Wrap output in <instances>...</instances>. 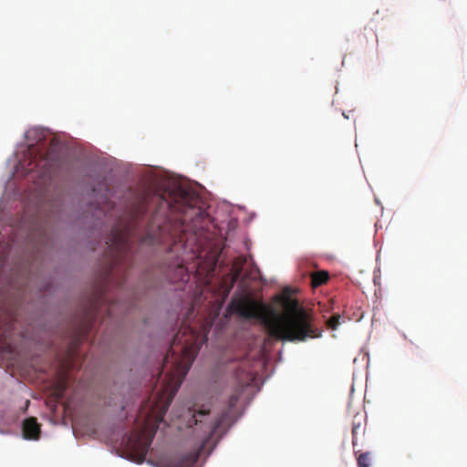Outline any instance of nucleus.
I'll return each mask as SVG.
<instances>
[{
  "mask_svg": "<svg viewBox=\"0 0 467 467\" xmlns=\"http://www.w3.org/2000/svg\"><path fill=\"white\" fill-rule=\"evenodd\" d=\"M90 308L91 309L89 313L87 314V321L85 322L81 331L83 335L87 334L91 329L92 324L99 315V310L97 309L98 306L96 303L92 304Z\"/></svg>",
  "mask_w": 467,
  "mask_h": 467,
  "instance_id": "9",
  "label": "nucleus"
},
{
  "mask_svg": "<svg viewBox=\"0 0 467 467\" xmlns=\"http://www.w3.org/2000/svg\"><path fill=\"white\" fill-rule=\"evenodd\" d=\"M402 337L407 339V336L404 333H402Z\"/></svg>",
  "mask_w": 467,
  "mask_h": 467,
  "instance_id": "20",
  "label": "nucleus"
},
{
  "mask_svg": "<svg viewBox=\"0 0 467 467\" xmlns=\"http://www.w3.org/2000/svg\"><path fill=\"white\" fill-rule=\"evenodd\" d=\"M165 278L171 283L187 282L189 279L188 269L182 262L169 265L165 272Z\"/></svg>",
  "mask_w": 467,
  "mask_h": 467,
  "instance_id": "6",
  "label": "nucleus"
},
{
  "mask_svg": "<svg viewBox=\"0 0 467 467\" xmlns=\"http://www.w3.org/2000/svg\"><path fill=\"white\" fill-rule=\"evenodd\" d=\"M273 305L268 306L241 295L232 298L228 311L244 318H256L271 337L292 341V287L287 286L282 294L276 295Z\"/></svg>",
  "mask_w": 467,
  "mask_h": 467,
  "instance_id": "3",
  "label": "nucleus"
},
{
  "mask_svg": "<svg viewBox=\"0 0 467 467\" xmlns=\"http://www.w3.org/2000/svg\"><path fill=\"white\" fill-rule=\"evenodd\" d=\"M379 259H380V252H379V251H378V253H377V258H376L377 263H379Z\"/></svg>",
  "mask_w": 467,
  "mask_h": 467,
  "instance_id": "17",
  "label": "nucleus"
},
{
  "mask_svg": "<svg viewBox=\"0 0 467 467\" xmlns=\"http://www.w3.org/2000/svg\"><path fill=\"white\" fill-rule=\"evenodd\" d=\"M374 202L377 205H379L382 208V203L377 196L374 197Z\"/></svg>",
  "mask_w": 467,
  "mask_h": 467,
  "instance_id": "15",
  "label": "nucleus"
},
{
  "mask_svg": "<svg viewBox=\"0 0 467 467\" xmlns=\"http://www.w3.org/2000/svg\"><path fill=\"white\" fill-rule=\"evenodd\" d=\"M119 307V303L118 302H113L111 304H109L108 306H107V309H108V317H112L115 313H116V310L117 308Z\"/></svg>",
  "mask_w": 467,
  "mask_h": 467,
  "instance_id": "14",
  "label": "nucleus"
},
{
  "mask_svg": "<svg viewBox=\"0 0 467 467\" xmlns=\"http://www.w3.org/2000/svg\"><path fill=\"white\" fill-rule=\"evenodd\" d=\"M365 357L368 358L367 367L369 366V353L368 352Z\"/></svg>",
  "mask_w": 467,
  "mask_h": 467,
  "instance_id": "18",
  "label": "nucleus"
},
{
  "mask_svg": "<svg viewBox=\"0 0 467 467\" xmlns=\"http://www.w3.org/2000/svg\"><path fill=\"white\" fill-rule=\"evenodd\" d=\"M342 116H343L345 119H349L348 114H347L344 110L342 111Z\"/></svg>",
  "mask_w": 467,
  "mask_h": 467,
  "instance_id": "16",
  "label": "nucleus"
},
{
  "mask_svg": "<svg viewBox=\"0 0 467 467\" xmlns=\"http://www.w3.org/2000/svg\"><path fill=\"white\" fill-rule=\"evenodd\" d=\"M332 337L336 338L337 337L336 334H332Z\"/></svg>",
  "mask_w": 467,
  "mask_h": 467,
  "instance_id": "22",
  "label": "nucleus"
},
{
  "mask_svg": "<svg viewBox=\"0 0 467 467\" xmlns=\"http://www.w3.org/2000/svg\"><path fill=\"white\" fill-rule=\"evenodd\" d=\"M92 192H97V188H93V189H92Z\"/></svg>",
  "mask_w": 467,
  "mask_h": 467,
  "instance_id": "21",
  "label": "nucleus"
},
{
  "mask_svg": "<svg viewBox=\"0 0 467 467\" xmlns=\"http://www.w3.org/2000/svg\"><path fill=\"white\" fill-rule=\"evenodd\" d=\"M208 214L200 207L190 203V194L180 190L171 200L164 196L145 192L130 205L125 216L112 229L108 244L112 255V275L121 286L126 271L131 267L132 244H170V249L181 244L185 247L190 237L202 236L207 229Z\"/></svg>",
  "mask_w": 467,
  "mask_h": 467,
  "instance_id": "1",
  "label": "nucleus"
},
{
  "mask_svg": "<svg viewBox=\"0 0 467 467\" xmlns=\"http://www.w3.org/2000/svg\"><path fill=\"white\" fill-rule=\"evenodd\" d=\"M355 391V388H354V384H352L351 386V389H350V396L352 395V393Z\"/></svg>",
  "mask_w": 467,
  "mask_h": 467,
  "instance_id": "19",
  "label": "nucleus"
},
{
  "mask_svg": "<svg viewBox=\"0 0 467 467\" xmlns=\"http://www.w3.org/2000/svg\"><path fill=\"white\" fill-rule=\"evenodd\" d=\"M23 436L26 440H38L40 436V425L34 417L27 418L22 425Z\"/></svg>",
  "mask_w": 467,
  "mask_h": 467,
  "instance_id": "7",
  "label": "nucleus"
},
{
  "mask_svg": "<svg viewBox=\"0 0 467 467\" xmlns=\"http://www.w3.org/2000/svg\"><path fill=\"white\" fill-rule=\"evenodd\" d=\"M373 282H374V285L375 286H379V288L380 289V266L378 265L375 269H374V272H373Z\"/></svg>",
  "mask_w": 467,
  "mask_h": 467,
  "instance_id": "12",
  "label": "nucleus"
},
{
  "mask_svg": "<svg viewBox=\"0 0 467 467\" xmlns=\"http://www.w3.org/2000/svg\"><path fill=\"white\" fill-rule=\"evenodd\" d=\"M317 262L309 255L296 258L294 265V344L320 338L321 329L314 326V318L308 308L301 305L296 295L303 290L313 292L329 279L327 270L316 271Z\"/></svg>",
  "mask_w": 467,
  "mask_h": 467,
  "instance_id": "4",
  "label": "nucleus"
},
{
  "mask_svg": "<svg viewBox=\"0 0 467 467\" xmlns=\"http://www.w3.org/2000/svg\"><path fill=\"white\" fill-rule=\"evenodd\" d=\"M243 391V386H238L236 389H234V393L229 397L227 400V410L222 413V415L217 419V420L212 425H206L202 422V420L200 417L206 416L209 414V410H188V413L191 414V418L188 420L189 427L193 425H197L198 423L202 424V428H205L203 432L207 434L200 448L193 452H189L183 455H174L171 457L164 458L160 462V467H193L196 462L199 459L200 452L203 449V447L213 438L220 439L221 436L226 431L229 424H230V413L231 410L235 407L240 394Z\"/></svg>",
  "mask_w": 467,
  "mask_h": 467,
  "instance_id": "5",
  "label": "nucleus"
},
{
  "mask_svg": "<svg viewBox=\"0 0 467 467\" xmlns=\"http://www.w3.org/2000/svg\"><path fill=\"white\" fill-rule=\"evenodd\" d=\"M101 188L104 190V193L101 196L102 203L104 204V207H100L99 209L102 211H106V210L112 208V203L109 201L110 191H109V186L106 184L105 180H103V182L101 183Z\"/></svg>",
  "mask_w": 467,
  "mask_h": 467,
  "instance_id": "10",
  "label": "nucleus"
},
{
  "mask_svg": "<svg viewBox=\"0 0 467 467\" xmlns=\"http://www.w3.org/2000/svg\"><path fill=\"white\" fill-rule=\"evenodd\" d=\"M358 416V413H357L354 417V420H353V431H352V436H353V444L354 446L356 445L357 443V431L358 429L360 427V421L357 422L356 421V419L357 417Z\"/></svg>",
  "mask_w": 467,
  "mask_h": 467,
  "instance_id": "13",
  "label": "nucleus"
},
{
  "mask_svg": "<svg viewBox=\"0 0 467 467\" xmlns=\"http://www.w3.org/2000/svg\"><path fill=\"white\" fill-rule=\"evenodd\" d=\"M357 466L358 467H370L372 464V455L369 451H354Z\"/></svg>",
  "mask_w": 467,
  "mask_h": 467,
  "instance_id": "8",
  "label": "nucleus"
},
{
  "mask_svg": "<svg viewBox=\"0 0 467 467\" xmlns=\"http://www.w3.org/2000/svg\"><path fill=\"white\" fill-rule=\"evenodd\" d=\"M206 339L205 335L187 325H183L174 336L158 375L157 381L161 380V387L154 388L140 411V418H142L140 428L133 431L126 441L127 449L138 462L146 458L159 424Z\"/></svg>",
  "mask_w": 467,
  "mask_h": 467,
  "instance_id": "2",
  "label": "nucleus"
},
{
  "mask_svg": "<svg viewBox=\"0 0 467 467\" xmlns=\"http://www.w3.org/2000/svg\"><path fill=\"white\" fill-rule=\"evenodd\" d=\"M344 322V319L341 316L337 315L333 318L328 320V327L333 330H337L338 327Z\"/></svg>",
  "mask_w": 467,
  "mask_h": 467,
  "instance_id": "11",
  "label": "nucleus"
}]
</instances>
